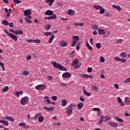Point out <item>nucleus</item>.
I'll return each mask as SVG.
<instances>
[{
  "label": "nucleus",
  "instance_id": "7",
  "mask_svg": "<svg viewBox=\"0 0 130 130\" xmlns=\"http://www.w3.org/2000/svg\"><path fill=\"white\" fill-rule=\"evenodd\" d=\"M32 14V12H31V10L30 9L26 10L24 11V16L25 17H26L27 16H30Z\"/></svg>",
  "mask_w": 130,
  "mask_h": 130
},
{
  "label": "nucleus",
  "instance_id": "6",
  "mask_svg": "<svg viewBox=\"0 0 130 130\" xmlns=\"http://www.w3.org/2000/svg\"><path fill=\"white\" fill-rule=\"evenodd\" d=\"M62 77L64 78H71L72 77V75H71V73L69 72H65L62 75Z\"/></svg>",
  "mask_w": 130,
  "mask_h": 130
},
{
  "label": "nucleus",
  "instance_id": "20",
  "mask_svg": "<svg viewBox=\"0 0 130 130\" xmlns=\"http://www.w3.org/2000/svg\"><path fill=\"white\" fill-rule=\"evenodd\" d=\"M115 119L117 121H119V122H124V121L123 120V119H122L118 117H115Z\"/></svg>",
  "mask_w": 130,
  "mask_h": 130
},
{
  "label": "nucleus",
  "instance_id": "22",
  "mask_svg": "<svg viewBox=\"0 0 130 130\" xmlns=\"http://www.w3.org/2000/svg\"><path fill=\"white\" fill-rule=\"evenodd\" d=\"M78 62H79V59H74L73 60V63L72 64V67L74 66L77 65V63H78Z\"/></svg>",
  "mask_w": 130,
  "mask_h": 130
},
{
  "label": "nucleus",
  "instance_id": "36",
  "mask_svg": "<svg viewBox=\"0 0 130 130\" xmlns=\"http://www.w3.org/2000/svg\"><path fill=\"white\" fill-rule=\"evenodd\" d=\"M100 14H104V13H105V9H104L103 7H101V9H100Z\"/></svg>",
  "mask_w": 130,
  "mask_h": 130
},
{
  "label": "nucleus",
  "instance_id": "8",
  "mask_svg": "<svg viewBox=\"0 0 130 130\" xmlns=\"http://www.w3.org/2000/svg\"><path fill=\"white\" fill-rule=\"evenodd\" d=\"M117 100H118V102L120 104V106H122V107H123V106H124V104L123 103V102H122L121 98L118 96L117 98Z\"/></svg>",
  "mask_w": 130,
  "mask_h": 130
},
{
  "label": "nucleus",
  "instance_id": "32",
  "mask_svg": "<svg viewBox=\"0 0 130 130\" xmlns=\"http://www.w3.org/2000/svg\"><path fill=\"white\" fill-rule=\"evenodd\" d=\"M67 45H68V43H67L66 42H62L60 43V46H62L63 47H66Z\"/></svg>",
  "mask_w": 130,
  "mask_h": 130
},
{
  "label": "nucleus",
  "instance_id": "51",
  "mask_svg": "<svg viewBox=\"0 0 130 130\" xmlns=\"http://www.w3.org/2000/svg\"><path fill=\"white\" fill-rule=\"evenodd\" d=\"M122 42V39H119L117 41V43L118 44H120Z\"/></svg>",
  "mask_w": 130,
  "mask_h": 130
},
{
  "label": "nucleus",
  "instance_id": "59",
  "mask_svg": "<svg viewBox=\"0 0 130 130\" xmlns=\"http://www.w3.org/2000/svg\"><path fill=\"white\" fill-rule=\"evenodd\" d=\"M121 59V58H119L118 57H115V58H114L115 60H118L119 61H120V59Z\"/></svg>",
  "mask_w": 130,
  "mask_h": 130
},
{
  "label": "nucleus",
  "instance_id": "62",
  "mask_svg": "<svg viewBox=\"0 0 130 130\" xmlns=\"http://www.w3.org/2000/svg\"><path fill=\"white\" fill-rule=\"evenodd\" d=\"M25 19H27V20H31V19H32V17L30 16V15H27Z\"/></svg>",
  "mask_w": 130,
  "mask_h": 130
},
{
  "label": "nucleus",
  "instance_id": "33",
  "mask_svg": "<svg viewBox=\"0 0 130 130\" xmlns=\"http://www.w3.org/2000/svg\"><path fill=\"white\" fill-rule=\"evenodd\" d=\"M38 120L39 122H42L44 120V117L43 116H41L38 118Z\"/></svg>",
  "mask_w": 130,
  "mask_h": 130
},
{
  "label": "nucleus",
  "instance_id": "21",
  "mask_svg": "<svg viewBox=\"0 0 130 130\" xmlns=\"http://www.w3.org/2000/svg\"><path fill=\"white\" fill-rule=\"evenodd\" d=\"M47 19H48V20H52V19H56V15L53 14L51 16L47 17Z\"/></svg>",
  "mask_w": 130,
  "mask_h": 130
},
{
  "label": "nucleus",
  "instance_id": "14",
  "mask_svg": "<svg viewBox=\"0 0 130 130\" xmlns=\"http://www.w3.org/2000/svg\"><path fill=\"white\" fill-rule=\"evenodd\" d=\"M124 103H125V104H126V105H129V104H130L129 98L126 97L124 99Z\"/></svg>",
  "mask_w": 130,
  "mask_h": 130
},
{
  "label": "nucleus",
  "instance_id": "27",
  "mask_svg": "<svg viewBox=\"0 0 130 130\" xmlns=\"http://www.w3.org/2000/svg\"><path fill=\"white\" fill-rule=\"evenodd\" d=\"M83 106H84V104L82 103H80L77 104V107L79 108V110L81 109Z\"/></svg>",
  "mask_w": 130,
  "mask_h": 130
},
{
  "label": "nucleus",
  "instance_id": "42",
  "mask_svg": "<svg viewBox=\"0 0 130 130\" xmlns=\"http://www.w3.org/2000/svg\"><path fill=\"white\" fill-rule=\"evenodd\" d=\"M13 3H14V4H21L22 2L19 0H13Z\"/></svg>",
  "mask_w": 130,
  "mask_h": 130
},
{
  "label": "nucleus",
  "instance_id": "53",
  "mask_svg": "<svg viewBox=\"0 0 130 130\" xmlns=\"http://www.w3.org/2000/svg\"><path fill=\"white\" fill-rule=\"evenodd\" d=\"M129 82H130V78L125 79V81H124V83H129Z\"/></svg>",
  "mask_w": 130,
  "mask_h": 130
},
{
  "label": "nucleus",
  "instance_id": "9",
  "mask_svg": "<svg viewBox=\"0 0 130 130\" xmlns=\"http://www.w3.org/2000/svg\"><path fill=\"white\" fill-rule=\"evenodd\" d=\"M45 102L46 103V104H51V102L50 101V100L49 99V97L48 96H45Z\"/></svg>",
  "mask_w": 130,
  "mask_h": 130
},
{
  "label": "nucleus",
  "instance_id": "57",
  "mask_svg": "<svg viewBox=\"0 0 130 130\" xmlns=\"http://www.w3.org/2000/svg\"><path fill=\"white\" fill-rule=\"evenodd\" d=\"M45 35L46 36H49V35H51V32H46L45 33Z\"/></svg>",
  "mask_w": 130,
  "mask_h": 130
},
{
  "label": "nucleus",
  "instance_id": "29",
  "mask_svg": "<svg viewBox=\"0 0 130 130\" xmlns=\"http://www.w3.org/2000/svg\"><path fill=\"white\" fill-rule=\"evenodd\" d=\"M14 34H16V35H19V34H20V35H23V31H22L21 30H15V32Z\"/></svg>",
  "mask_w": 130,
  "mask_h": 130
},
{
  "label": "nucleus",
  "instance_id": "13",
  "mask_svg": "<svg viewBox=\"0 0 130 130\" xmlns=\"http://www.w3.org/2000/svg\"><path fill=\"white\" fill-rule=\"evenodd\" d=\"M75 11L71 9L68 11V14L69 16H74V15H75Z\"/></svg>",
  "mask_w": 130,
  "mask_h": 130
},
{
  "label": "nucleus",
  "instance_id": "1",
  "mask_svg": "<svg viewBox=\"0 0 130 130\" xmlns=\"http://www.w3.org/2000/svg\"><path fill=\"white\" fill-rule=\"evenodd\" d=\"M53 67H54V68H56V69L60 70V71H64V72H67L68 71V70H67V68L63 67L62 65L56 63V61H54L53 62Z\"/></svg>",
  "mask_w": 130,
  "mask_h": 130
},
{
  "label": "nucleus",
  "instance_id": "56",
  "mask_svg": "<svg viewBox=\"0 0 130 130\" xmlns=\"http://www.w3.org/2000/svg\"><path fill=\"white\" fill-rule=\"evenodd\" d=\"M120 61H121V62H126V59L124 58H121Z\"/></svg>",
  "mask_w": 130,
  "mask_h": 130
},
{
  "label": "nucleus",
  "instance_id": "46",
  "mask_svg": "<svg viewBox=\"0 0 130 130\" xmlns=\"http://www.w3.org/2000/svg\"><path fill=\"white\" fill-rule=\"evenodd\" d=\"M33 42H35V43H40L41 41H40V40L36 39V40H34Z\"/></svg>",
  "mask_w": 130,
  "mask_h": 130
},
{
  "label": "nucleus",
  "instance_id": "64",
  "mask_svg": "<svg viewBox=\"0 0 130 130\" xmlns=\"http://www.w3.org/2000/svg\"><path fill=\"white\" fill-rule=\"evenodd\" d=\"M93 28L94 29V30H97L98 29V26L97 25H94L93 26Z\"/></svg>",
  "mask_w": 130,
  "mask_h": 130
},
{
  "label": "nucleus",
  "instance_id": "39",
  "mask_svg": "<svg viewBox=\"0 0 130 130\" xmlns=\"http://www.w3.org/2000/svg\"><path fill=\"white\" fill-rule=\"evenodd\" d=\"M81 65H82V64L81 63V62H78V63L76 64V65H75V68L76 69H79V68H80V67H81Z\"/></svg>",
  "mask_w": 130,
  "mask_h": 130
},
{
  "label": "nucleus",
  "instance_id": "40",
  "mask_svg": "<svg viewBox=\"0 0 130 130\" xmlns=\"http://www.w3.org/2000/svg\"><path fill=\"white\" fill-rule=\"evenodd\" d=\"M95 46L96 48H98V49H100V48H101V44H100V43H98L96 44Z\"/></svg>",
  "mask_w": 130,
  "mask_h": 130
},
{
  "label": "nucleus",
  "instance_id": "43",
  "mask_svg": "<svg viewBox=\"0 0 130 130\" xmlns=\"http://www.w3.org/2000/svg\"><path fill=\"white\" fill-rule=\"evenodd\" d=\"M19 126L22 127H26V125L24 123H20L19 124Z\"/></svg>",
  "mask_w": 130,
  "mask_h": 130
},
{
  "label": "nucleus",
  "instance_id": "18",
  "mask_svg": "<svg viewBox=\"0 0 130 130\" xmlns=\"http://www.w3.org/2000/svg\"><path fill=\"white\" fill-rule=\"evenodd\" d=\"M104 116H102L101 118L99 119V122L98 123V124H102V122H103V120H104Z\"/></svg>",
  "mask_w": 130,
  "mask_h": 130
},
{
  "label": "nucleus",
  "instance_id": "48",
  "mask_svg": "<svg viewBox=\"0 0 130 130\" xmlns=\"http://www.w3.org/2000/svg\"><path fill=\"white\" fill-rule=\"evenodd\" d=\"M105 61V59H104V56L101 57V62H104Z\"/></svg>",
  "mask_w": 130,
  "mask_h": 130
},
{
  "label": "nucleus",
  "instance_id": "49",
  "mask_svg": "<svg viewBox=\"0 0 130 130\" xmlns=\"http://www.w3.org/2000/svg\"><path fill=\"white\" fill-rule=\"evenodd\" d=\"M51 99H52V100H53V101H56V100H57V98L56 97V96H53L51 98Z\"/></svg>",
  "mask_w": 130,
  "mask_h": 130
},
{
  "label": "nucleus",
  "instance_id": "17",
  "mask_svg": "<svg viewBox=\"0 0 130 130\" xmlns=\"http://www.w3.org/2000/svg\"><path fill=\"white\" fill-rule=\"evenodd\" d=\"M43 109L46 111H52L53 110V107H44Z\"/></svg>",
  "mask_w": 130,
  "mask_h": 130
},
{
  "label": "nucleus",
  "instance_id": "19",
  "mask_svg": "<svg viewBox=\"0 0 130 130\" xmlns=\"http://www.w3.org/2000/svg\"><path fill=\"white\" fill-rule=\"evenodd\" d=\"M54 2V0H46V3H49V6L50 7H51L52 5H53V2Z\"/></svg>",
  "mask_w": 130,
  "mask_h": 130
},
{
  "label": "nucleus",
  "instance_id": "41",
  "mask_svg": "<svg viewBox=\"0 0 130 130\" xmlns=\"http://www.w3.org/2000/svg\"><path fill=\"white\" fill-rule=\"evenodd\" d=\"M91 90H93V91H97L98 90V87H97L96 86H93Z\"/></svg>",
  "mask_w": 130,
  "mask_h": 130
},
{
  "label": "nucleus",
  "instance_id": "37",
  "mask_svg": "<svg viewBox=\"0 0 130 130\" xmlns=\"http://www.w3.org/2000/svg\"><path fill=\"white\" fill-rule=\"evenodd\" d=\"M7 118L10 121L14 122L15 121V119L12 116H7Z\"/></svg>",
  "mask_w": 130,
  "mask_h": 130
},
{
  "label": "nucleus",
  "instance_id": "25",
  "mask_svg": "<svg viewBox=\"0 0 130 130\" xmlns=\"http://www.w3.org/2000/svg\"><path fill=\"white\" fill-rule=\"evenodd\" d=\"M22 75L24 76L25 77L29 76V72L28 71H23L22 72Z\"/></svg>",
  "mask_w": 130,
  "mask_h": 130
},
{
  "label": "nucleus",
  "instance_id": "34",
  "mask_svg": "<svg viewBox=\"0 0 130 130\" xmlns=\"http://www.w3.org/2000/svg\"><path fill=\"white\" fill-rule=\"evenodd\" d=\"M120 55L122 57H123V58H125L127 56V54H126V53H124V52L121 53L120 54Z\"/></svg>",
  "mask_w": 130,
  "mask_h": 130
},
{
  "label": "nucleus",
  "instance_id": "60",
  "mask_svg": "<svg viewBox=\"0 0 130 130\" xmlns=\"http://www.w3.org/2000/svg\"><path fill=\"white\" fill-rule=\"evenodd\" d=\"M93 110L94 111H100V109L98 108H93Z\"/></svg>",
  "mask_w": 130,
  "mask_h": 130
},
{
  "label": "nucleus",
  "instance_id": "31",
  "mask_svg": "<svg viewBox=\"0 0 130 130\" xmlns=\"http://www.w3.org/2000/svg\"><path fill=\"white\" fill-rule=\"evenodd\" d=\"M72 112H73V109H67V114H69V115H71L72 114Z\"/></svg>",
  "mask_w": 130,
  "mask_h": 130
},
{
  "label": "nucleus",
  "instance_id": "28",
  "mask_svg": "<svg viewBox=\"0 0 130 130\" xmlns=\"http://www.w3.org/2000/svg\"><path fill=\"white\" fill-rule=\"evenodd\" d=\"M86 46L88 48V49H89V50H92V49H93V48L90 46L89 43H88V42H86Z\"/></svg>",
  "mask_w": 130,
  "mask_h": 130
},
{
  "label": "nucleus",
  "instance_id": "11",
  "mask_svg": "<svg viewBox=\"0 0 130 130\" xmlns=\"http://www.w3.org/2000/svg\"><path fill=\"white\" fill-rule=\"evenodd\" d=\"M83 94H84V95H86V96H88V97H89V96H91V92H87V91H86V90L85 89V87H83Z\"/></svg>",
  "mask_w": 130,
  "mask_h": 130
},
{
  "label": "nucleus",
  "instance_id": "45",
  "mask_svg": "<svg viewBox=\"0 0 130 130\" xmlns=\"http://www.w3.org/2000/svg\"><path fill=\"white\" fill-rule=\"evenodd\" d=\"M105 121H107V120H110V119H111V118H110V117H109V116H106L105 117Z\"/></svg>",
  "mask_w": 130,
  "mask_h": 130
},
{
  "label": "nucleus",
  "instance_id": "58",
  "mask_svg": "<svg viewBox=\"0 0 130 130\" xmlns=\"http://www.w3.org/2000/svg\"><path fill=\"white\" fill-rule=\"evenodd\" d=\"M51 28V26L50 25H48L46 26V29H47V30H49Z\"/></svg>",
  "mask_w": 130,
  "mask_h": 130
},
{
  "label": "nucleus",
  "instance_id": "35",
  "mask_svg": "<svg viewBox=\"0 0 130 130\" xmlns=\"http://www.w3.org/2000/svg\"><path fill=\"white\" fill-rule=\"evenodd\" d=\"M53 39H54V35L51 36V37L49 40V43H52V41H53Z\"/></svg>",
  "mask_w": 130,
  "mask_h": 130
},
{
  "label": "nucleus",
  "instance_id": "12",
  "mask_svg": "<svg viewBox=\"0 0 130 130\" xmlns=\"http://www.w3.org/2000/svg\"><path fill=\"white\" fill-rule=\"evenodd\" d=\"M98 33L99 35H105V29L102 30L101 29H99Z\"/></svg>",
  "mask_w": 130,
  "mask_h": 130
},
{
  "label": "nucleus",
  "instance_id": "63",
  "mask_svg": "<svg viewBox=\"0 0 130 130\" xmlns=\"http://www.w3.org/2000/svg\"><path fill=\"white\" fill-rule=\"evenodd\" d=\"M114 88H116V89H118L119 88V85H118V84H115Z\"/></svg>",
  "mask_w": 130,
  "mask_h": 130
},
{
  "label": "nucleus",
  "instance_id": "38",
  "mask_svg": "<svg viewBox=\"0 0 130 130\" xmlns=\"http://www.w3.org/2000/svg\"><path fill=\"white\" fill-rule=\"evenodd\" d=\"M25 21L26 23H28L29 24H32L33 23L32 21L30 20V19H28V18H25Z\"/></svg>",
  "mask_w": 130,
  "mask_h": 130
},
{
  "label": "nucleus",
  "instance_id": "26",
  "mask_svg": "<svg viewBox=\"0 0 130 130\" xmlns=\"http://www.w3.org/2000/svg\"><path fill=\"white\" fill-rule=\"evenodd\" d=\"M2 24H3V25H5V26H8V25H10V23H9V22H8L6 20H3L2 21Z\"/></svg>",
  "mask_w": 130,
  "mask_h": 130
},
{
  "label": "nucleus",
  "instance_id": "23",
  "mask_svg": "<svg viewBox=\"0 0 130 130\" xmlns=\"http://www.w3.org/2000/svg\"><path fill=\"white\" fill-rule=\"evenodd\" d=\"M93 8L95 9V10H101L102 7H101L100 5H93Z\"/></svg>",
  "mask_w": 130,
  "mask_h": 130
},
{
  "label": "nucleus",
  "instance_id": "3",
  "mask_svg": "<svg viewBox=\"0 0 130 130\" xmlns=\"http://www.w3.org/2000/svg\"><path fill=\"white\" fill-rule=\"evenodd\" d=\"M5 32L7 34V35H9V37H10V38H12V39L14 40V41H15V42L18 41V36H17L12 33L9 32V31H8V30H5Z\"/></svg>",
  "mask_w": 130,
  "mask_h": 130
},
{
  "label": "nucleus",
  "instance_id": "4",
  "mask_svg": "<svg viewBox=\"0 0 130 130\" xmlns=\"http://www.w3.org/2000/svg\"><path fill=\"white\" fill-rule=\"evenodd\" d=\"M46 89V85L44 84H40L35 87L36 90H42Z\"/></svg>",
  "mask_w": 130,
  "mask_h": 130
},
{
  "label": "nucleus",
  "instance_id": "50",
  "mask_svg": "<svg viewBox=\"0 0 130 130\" xmlns=\"http://www.w3.org/2000/svg\"><path fill=\"white\" fill-rule=\"evenodd\" d=\"M9 89V86H6L3 88L4 92H7V90Z\"/></svg>",
  "mask_w": 130,
  "mask_h": 130
},
{
  "label": "nucleus",
  "instance_id": "30",
  "mask_svg": "<svg viewBox=\"0 0 130 130\" xmlns=\"http://www.w3.org/2000/svg\"><path fill=\"white\" fill-rule=\"evenodd\" d=\"M68 102L66 100H62V106H66Z\"/></svg>",
  "mask_w": 130,
  "mask_h": 130
},
{
  "label": "nucleus",
  "instance_id": "52",
  "mask_svg": "<svg viewBox=\"0 0 130 130\" xmlns=\"http://www.w3.org/2000/svg\"><path fill=\"white\" fill-rule=\"evenodd\" d=\"M10 27H11L12 28H14V26H15V24H14V23L13 22H11L9 24Z\"/></svg>",
  "mask_w": 130,
  "mask_h": 130
},
{
  "label": "nucleus",
  "instance_id": "61",
  "mask_svg": "<svg viewBox=\"0 0 130 130\" xmlns=\"http://www.w3.org/2000/svg\"><path fill=\"white\" fill-rule=\"evenodd\" d=\"M77 50H80V43H78L77 45Z\"/></svg>",
  "mask_w": 130,
  "mask_h": 130
},
{
  "label": "nucleus",
  "instance_id": "2",
  "mask_svg": "<svg viewBox=\"0 0 130 130\" xmlns=\"http://www.w3.org/2000/svg\"><path fill=\"white\" fill-rule=\"evenodd\" d=\"M73 38L72 39L71 46L74 47L77 45V43H78V41L80 40V38L78 36H74L73 37Z\"/></svg>",
  "mask_w": 130,
  "mask_h": 130
},
{
  "label": "nucleus",
  "instance_id": "47",
  "mask_svg": "<svg viewBox=\"0 0 130 130\" xmlns=\"http://www.w3.org/2000/svg\"><path fill=\"white\" fill-rule=\"evenodd\" d=\"M116 10H117L118 11H119V12H121V11H122L121 8H120V7L118 6H116Z\"/></svg>",
  "mask_w": 130,
  "mask_h": 130
},
{
  "label": "nucleus",
  "instance_id": "24",
  "mask_svg": "<svg viewBox=\"0 0 130 130\" xmlns=\"http://www.w3.org/2000/svg\"><path fill=\"white\" fill-rule=\"evenodd\" d=\"M0 122H1L2 123H3V124H5V125H6V126L9 125V122L7 121L0 120Z\"/></svg>",
  "mask_w": 130,
  "mask_h": 130
},
{
  "label": "nucleus",
  "instance_id": "15",
  "mask_svg": "<svg viewBox=\"0 0 130 130\" xmlns=\"http://www.w3.org/2000/svg\"><path fill=\"white\" fill-rule=\"evenodd\" d=\"M45 15H46L47 16H51V15H53V11L51 10H47L45 12Z\"/></svg>",
  "mask_w": 130,
  "mask_h": 130
},
{
  "label": "nucleus",
  "instance_id": "16",
  "mask_svg": "<svg viewBox=\"0 0 130 130\" xmlns=\"http://www.w3.org/2000/svg\"><path fill=\"white\" fill-rule=\"evenodd\" d=\"M81 78H85V79H87V78H89L90 79H93V76L87 75L86 74H82Z\"/></svg>",
  "mask_w": 130,
  "mask_h": 130
},
{
  "label": "nucleus",
  "instance_id": "5",
  "mask_svg": "<svg viewBox=\"0 0 130 130\" xmlns=\"http://www.w3.org/2000/svg\"><path fill=\"white\" fill-rule=\"evenodd\" d=\"M28 101L29 98H28V96H25L21 100L20 103L21 104H22V105H26V104H27V103H28Z\"/></svg>",
  "mask_w": 130,
  "mask_h": 130
},
{
  "label": "nucleus",
  "instance_id": "44",
  "mask_svg": "<svg viewBox=\"0 0 130 130\" xmlns=\"http://www.w3.org/2000/svg\"><path fill=\"white\" fill-rule=\"evenodd\" d=\"M75 107H76V105L74 104H71L70 107H69V108H70V109H73V108H75Z\"/></svg>",
  "mask_w": 130,
  "mask_h": 130
},
{
  "label": "nucleus",
  "instance_id": "55",
  "mask_svg": "<svg viewBox=\"0 0 130 130\" xmlns=\"http://www.w3.org/2000/svg\"><path fill=\"white\" fill-rule=\"evenodd\" d=\"M92 68H88L87 69V72H88V73H92Z\"/></svg>",
  "mask_w": 130,
  "mask_h": 130
},
{
  "label": "nucleus",
  "instance_id": "10",
  "mask_svg": "<svg viewBox=\"0 0 130 130\" xmlns=\"http://www.w3.org/2000/svg\"><path fill=\"white\" fill-rule=\"evenodd\" d=\"M109 123L112 127H117V126H118V124L114 122H110Z\"/></svg>",
  "mask_w": 130,
  "mask_h": 130
},
{
  "label": "nucleus",
  "instance_id": "54",
  "mask_svg": "<svg viewBox=\"0 0 130 130\" xmlns=\"http://www.w3.org/2000/svg\"><path fill=\"white\" fill-rule=\"evenodd\" d=\"M41 115V114H40V113H37L36 115H35V118L37 119L38 118V117H39V116Z\"/></svg>",
  "mask_w": 130,
  "mask_h": 130
}]
</instances>
